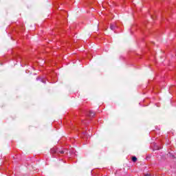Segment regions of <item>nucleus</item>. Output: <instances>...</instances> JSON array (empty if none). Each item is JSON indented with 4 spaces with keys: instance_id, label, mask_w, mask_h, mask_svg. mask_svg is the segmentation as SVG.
Returning <instances> with one entry per match:
<instances>
[{
    "instance_id": "obj_1",
    "label": "nucleus",
    "mask_w": 176,
    "mask_h": 176,
    "mask_svg": "<svg viewBox=\"0 0 176 176\" xmlns=\"http://www.w3.org/2000/svg\"><path fill=\"white\" fill-rule=\"evenodd\" d=\"M51 153H58V155H59V153H60L61 155H63V153H65V151H58V149H56V148H52Z\"/></svg>"
},
{
    "instance_id": "obj_2",
    "label": "nucleus",
    "mask_w": 176,
    "mask_h": 176,
    "mask_svg": "<svg viewBox=\"0 0 176 176\" xmlns=\"http://www.w3.org/2000/svg\"><path fill=\"white\" fill-rule=\"evenodd\" d=\"M116 28V24H111L110 25V29L113 31Z\"/></svg>"
},
{
    "instance_id": "obj_3",
    "label": "nucleus",
    "mask_w": 176,
    "mask_h": 176,
    "mask_svg": "<svg viewBox=\"0 0 176 176\" xmlns=\"http://www.w3.org/2000/svg\"><path fill=\"white\" fill-rule=\"evenodd\" d=\"M132 162H137V158L135 157H133Z\"/></svg>"
},
{
    "instance_id": "obj_4",
    "label": "nucleus",
    "mask_w": 176,
    "mask_h": 176,
    "mask_svg": "<svg viewBox=\"0 0 176 176\" xmlns=\"http://www.w3.org/2000/svg\"><path fill=\"white\" fill-rule=\"evenodd\" d=\"M89 116H94V113H93V112H90L89 113Z\"/></svg>"
},
{
    "instance_id": "obj_5",
    "label": "nucleus",
    "mask_w": 176,
    "mask_h": 176,
    "mask_svg": "<svg viewBox=\"0 0 176 176\" xmlns=\"http://www.w3.org/2000/svg\"><path fill=\"white\" fill-rule=\"evenodd\" d=\"M41 82H42L43 83H46V81L44 80H41Z\"/></svg>"
},
{
    "instance_id": "obj_6",
    "label": "nucleus",
    "mask_w": 176,
    "mask_h": 176,
    "mask_svg": "<svg viewBox=\"0 0 176 176\" xmlns=\"http://www.w3.org/2000/svg\"><path fill=\"white\" fill-rule=\"evenodd\" d=\"M145 176H151L150 175H146Z\"/></svg>"
}]
</instances>
